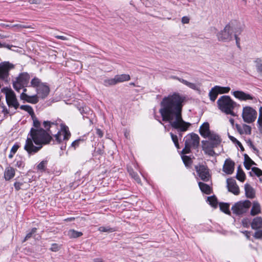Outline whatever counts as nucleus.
I'll list each match as a JSON object with an SVG mask.
<instances>
[{"label": "nucleus", "mask_w": 262, "mask_h": 262, "mask_svg": "<svg viewBox=\"0 0 262 262\" xmlns=\"http://www.w3.org/2000/svg\"><path fill=\"white\" fill-rule=\"evenodd\" d=\"M253 237L256 239H260L262 241L261 229L256 230L253 234Z\"/></svg>", "instance_id": "42"}, {"label": "nucleus", "mask_w": 262, "mask_h": 262, "mask_svg": "<svg viewBox=\"0 0 262 262\" xmlns=\"http://www.w3.org/2000/svg\"><path fill=\"white\" fill-rule=\"evenodd\" d=\"M1 26L3 27H9V28H12V25H9V24H1Z\"/></svg>", "instance_id": "63"}, {"label": "nucleus", "mask_w": 262, "mask_h": 262, "mask_svg": "<svg viewBox=\"0 0 262 262\" xmlns=\"http://www.w3.org/2000/svg\"><path fill=\"white\" fill-rule=\"evenodd\" d=\"M20 108L22 110L27 112L31 117H33L35 115L32 107L29 105H23L20 106Z\"/></svg>", "instance_id": "31"}, {"label": "nucleus", "mask_w": 262, "mask_h": 262, "mask_svg": "<svg viewBox=\"0 0 262 262\" xmlns=\"http://www.w3.org/2000/svg\"><path fill=\"white\" fill-rule=\"evenodd\" d=\"M15 165L18 168H23L25 166V163L21 160H16Z\"/></svg>", "instance_id": "51"}, {"label": "nucleus", "mask_w": 262, "mask_h": 262, "mask_svg": "<svg viewBox=\"0 0 262 262\" xmlns=\"http://www.w3.org/2000/svg\"><path fill=\"white\" fill-rule=\"evenodd\" d=\"M189 21V18L187 16H184L182 18V22L183 24H188Z\"/></svg>", "instance_id": "57"}, {"label": "nucleus", "mask_w": 262, "mask_h": 262, "mask_svg": "<svg viewBox=\"0 0 262 262\" xmlns=\"http://www.w3.org/2000/svg\"><path fill=\"white\" fill-rule=\"evenodd\" d=\"M207 146V148H213L216 147V145H214L212 142H210L209 141H202V148H204L205 147Z\"/></svg>", "instance_id": "41"}, {"label": "nucleus", "mask_w": 262, "mask_h": 262, "mask_svg": "<svg viewBox=\"0 0 262 262\" xmlns=\"http://www.w3.org/2000/svg\"><path fill=\"white\" fill-rule=\"evenodd\" d=\"M185 100V96L174 93L163 98L159 110L162 120L168 122L180 136L181 133L186 132L191 126L189 122L185 121L182 118L183 103Z\"/></svg>", "instance_id": "1"}, {"label": "nucleus", "mask_w": 262, "mask_h": 262, "mask_svg": "<svg viewBox=\"0 0 262 262\" xmlns=\"http://www.w3.org/2000/svg\"><path fill=\"white\" fill-rule=\"evenodd\" d=\"M203 150L204 151L206 154H207L210 156H213L215 154L213 148H207V146H206L204 147V148H203Z\"/></svg>", "instance_id": "45"}, {"label": "nucleus", "mask_w": 262, "mask_h": 262, "mask_svg": "<svg viewBox=\"0 0 262 262\" xmlns=\"http://www.w3.org/2000/svg\"><path fill=\"white\" fill-rule=\"evenodd\" d=\"M31 117L32 118L33 121L34 126L36 128V129H39V128L40 127V124L37 118L35 116V115L33 116V117Z\"/></svg>", "instance_id": "47"}, {"label": "nucleus", "mask_w": 262, "mask_h": 262, "mask_svg": "<svg viewBox=\"0 0 262 262\" xmlns=\"http://www.w3.org/2000/svg\"><path fill=\"white\" fill-rule=\"evenodd\" d=\"M199 132L202 137L207 138V137L211 133L209 129V123L208 122H204L201 126Z\"/></svg>", "instance_id": "19"}, {"label": "nucleus", "mask_w": 262, "mask_h": 262, "mask_svg": "<svg viewBox=\"0 0 262 262\" xmlns=\"http://www.w3.org/2000/svg\"><path fill=\"white\" fill-rule=\"evenodd\" d=\"M216 89H217L220 94L228 93L230 90V88L228 86L222 87L216 85Z\"/></svg>", "instance_id": "37"}, {"label": "nucleus", "mask_w": 262, "mask_h": 262, "mask_svg": "<svg viewBox=\"0 0 262 262\" xmlns=\"http://www.w3.org/2000/svg\"><path fill=\"white\" fill-rule=\"evenodd\" d=\"M40 81V80L37 78H34L31 81V85L32 87L36 88V89H38L41 84H42Z\"/></svg>", "instance_id": "32"}, {"label": "nucleus", "mask_w": 262, "mask_h": 262, "mask_svg": "<svg viewBox=\"0 0 262 262\" xmlns=\"http://www.w3.org/2000/svg\"><path fill=\"white\" fill-rule=\"evenodd\" d=\"M236 177L237 180L241 182H244L245 179V174L239 167L238 168Z\"/></svg>", "instance_id": "33"}, {"label": "nucleus", "mask_w": 262, "mask_h": 262, "mask_svg": "<svg viewBox=\"0 0 262 262\" xmlns=\"http://www.w3.org/2000/svg\"><path fill=\"white\" fill-rule=\"evenodd\" d=\"M257 116L256 111L253 107L249 106L243 107L242 117L243 121L247 123H252L254 122Z\"/></svg>", "instance_id": "8"}, {"label": "nucleus", "mask_w": 262, "mask_h": 262, "mask_svg": "<svg viewBox=\"0 0 262 262\" xmlns=\"http://www.w3.org/2000/svg\"><path fill=\"white\" fill-rule=\"evenodd\" d=\"M47 160H43L40 162L37 166V169L39 170L44 171L45 170L46 166L47 164Z\"/></svg>", "instance_id": "40"}, {"label": "nucleus", "mask_w": 262, "mask_h": 262, "mask_svg": "<svg viewBox=\"0 0 262 262\" xmlns=\"http://www.w3.org/2000/svg\"><path fill=\"white\" fill-rule=\"evenodd\" d=\"M220 94L219 92L217 89H216V86H214L211 89L209 93V96L210 99L212 101H214L217 98L218 94Z\"/></svg>", "instance_id": "28"}, {"label": "nucleus", "mask_w": 262, "mask_h": 262, "mask_svg": "<svg viewBox=\"0 0 262 262\" xmlns=\"http://www.w3.org/2000/svg\"><path fill=\"white\" fill-rule=\"evenodd\" d=\"M227 184L228 191L233 193L234 195H238L239 193V189L235 181L232 179H227Z\"/></svg>", "instance_id": "14"}, {"label": "nucleus", "mask_w": 262, "mask_h": 262, "mask_svg": "<svg viewBox=\"0 0 262 262\" xmlns=\"http://www.w3.org/2000/svg\"><path fill=\"white\" fill-rule=\"evenodd\" d=\"M198 184L201 190L203 192L207 194L211 193V189L208 185L201 182H199Z\"/></svg>", "instance_id": "25"}, {"label": "nucleus", "mask_w": 262, "mask_h": 262, "mask_svg": "<svg viewBox=\"0 0 262 262\" xmlns=\"http://www.w3.org/2000/svg\"><path fill=\"white\" fill-rule=\"evenodd\" d=\"M219 108L227 115L236 116L233 110L239 105L233 101L229 96H222L217 101Z\"/></svg>", "instance_id": "3"}, {"label": "nucleus", "mask_w": 262, "mask_h": 262, "mask_svg": "<svg viewBox=\"0 0 262 262\" xmlns=\"http://www.w3.org/2000/svg\"><path fill=\"white\" fill-rule=\"evenodd\" d=\"M252 171L258 177L262 175V170L257 167L252 168Z\"/></svg>", "instance_id": "50"}, {"label": "nucleus", "mask_w": 262, "mask_h": 262, "mask_svg": "<svg viewBox=\"0 0 262 262\" xmlns=\"http://www.w3.org/2000/svg\"><path fill=\"white\" fill-rule=\"evenodd\" d=\"M30 76L27 73H22L20 74L13 81V86L15 91H19L26 86L29 83Z\"/></svg>", "instance_id": "6"}, {"label": "nucleus", "mask_w": 262, "mask_h": 262, "mask_svg": "<svg viewBox=\"0 0 262 262\" xmlns=\"http://www.w3.org/2000/svg\"><path fill=\"white\" fill-rule=\"evenodd\" d=\"M237 128L238 132L241 134H245L247 135H250L251 133V128L249 125L247 124H243L242 128L236 125Z\"/></svg>", "instance_id": "24"}, {"label": "nucleus", "mask_w": 262, "mask_h": 262, "mask_svg": "<svg viewBox=\"0 0 262 262\" xmlns=\"http://www.w3.org/2000/svg\"><path fill=\"white\" fill-rule=\"evenodd\" d=\"M55 37L56 38H57V39H61V40H68V38L66 36H64L56 35V36H55Z\"/></svg>", "instance_id": "60"}, {"label": "nucleus", "mask_w": 262, "mask_h": 262, "mask_svg": "<svg viewBox=\"0 0 262 262\" xmlns=\"http://www.w3.org/2000/svg\"><path fill=\"white\" fill-rule=\"evenodd\" d=\"M128 171L132 177L138 183H139L141 182L139 176L137 173L135 172L132 169H128Z\"/></svg>", "instance_id": "39"}, {"label": "nucleus", "mask_w": 262, "mask_h": 262, "mask_svg": "<svg viewBox=\"0 0 262 262\" xmlns=\"http://www.w3.org/2000/svg\"><path fill=\"white\" fill-rule=\"evenodd\" d=\"M246 237L248 239L250 238V232L248 231H244L242 232Z\"/></svg>", "instance_id": "58"}, {"label": "nucleus", "mask_w": 262, "mask_h": 262, "mask_svg": "<svg viewBox=\"0 0 262 262\" xmlns=\"http://www.w3.org/2000/svg\"><path fill=\"white\" fill-rule=\"evenodd\" d=\"M242 225L246 228H248L249 226V222L248 219H244L242 221Z\"/></svg>", "instance_id": "52"}, {"label": "nucleus", "mask_w": 262, "mask_h": 262, "mask_svg": "<svg viewBox=\"0 0 262 262\" xmlns=\"http://www.w3.org/2000/svg\"><path fill=\"white\" fill-rule=\"evenodd\" d=\"M97 134L100 137H102L103 136V134H102L101 130L99 129H98L97 130Z\"/></svg>", "instance_id": "62"}, {"label": "nucleus", "mask_w": 262, "mask_h": 262, "mask_svg": "<svg viewBox=\"0 0 262 262\" xmlns=\"http://www.w3.org/2000/svg\"><path fill=\"white\" fill-rule=\"evenodd\" d=\"M209 204L213 207H216L217 205V199L215 196H209L207 198Z\"/></svg>", "instance_id": "38"}, {"label": "nucleus", "mask_w": 262, "mask_h": 262, "mask_svg": "<svg viewBox=\"0 0 262 262\" xmlns=\"http://www.w3.org/2000/svg\"><path fill=\"white\" fill-rule=\"evenodd\" d=\"M1 108L2 109V112L4 114V118H6L7 115L9 114V110L7 108L5 105L1 106Z\"/></svg>", "instance_id": "49"}, {"label": "nucleus", "mask_w": 262, "mask_h": 262, "mask_svg": "<svg viewBox=\"0 0 262 262\" xmlns=\"http://www.w3.org/2000/svg\"><path fill=\"white\" fill-rule=\"evenodd\" d=\"M19 148V146L17 144L14 145L11 149L10 153L9 155V158H12L13 155L16 153Z\"/></svg>", "instance_id": "43"}, {"label": "nucleus", "mask_w": 262, "mask_h": 262, "mask_svg": "<svg viewBox=\"0 0 262 262\" xmlns=\"http://www.w3.org/2000/svg\"><path fill=\"white\" fill-rule=\"evenodd\" d=\"M182 158L184 163L185 164L186 166H188L191 164V159L188 156H184V155H183V156H182Z\"/></svg>", "instance_id": "44"}, {"label": "nucleus", "mask_w": 262, "mask_h": 262, "mask_svg": "<svg viewBox=\"0 0 262 262\" xmlns=\"http://www.w3.org/2000/svg\"><path fill=\"white\" fill-rule=\"evenodd\" d=\"M173 78L175 79L178 80L180 82L182 83L183 84H185V85L192 90L199 91L200 89V85L199 84L189 82L183 78H181L176 76H174Z\"/></svg>", "instance_id": "16"}, {"label": "nucleus", "mask_w": 262, "mask_h": 262, "mask_svg": "<svg viewBox=\"0 0 262 262\" xmlns=\"http://www.w3.org/2000/svg\"><path fill=\"white\" fill-rule=\"evenodd\" d=\"M27 91V89H24L23 92L20 94V99L32 104L37 103L39 100L38 96L37 95L30 96L26 93Z\"/></svg>", "instance_id": "13"}, {"label": "nucleus", "mask_w": 262, "mask_h": 262, "mask_svg": "<svg viewBox=\"0 0 262 262\" xmlns=\"http://www.w3.org/2000/svg\"><path fill=\"white\" fill-rule=\"evenodd\" d=\"M60 126V129L54 135V141L58 144L60 143L63 140H68L71 136V133L67 126L61 124Z\"/></svg>", "instance_id": "9"}, {"label": "nucleus", "mask_w": 262, "mask_h": 262, "mask_svg": "<svg viewBox=\"0 0 262 262\" xmlns=\"http://www.w3.org/2000/svg\"><path fill=\"white\" fill-rule=\"evenodd\" d=\"M200 144V137L194 133L188 135L185 137V147L181 151L182 155L190 152L191 148H197Z\"/></svg>", "instance_id": "4"}, {"label": "nucleus", "mask_w": 262, "mask_h": 262, "mask_svg": "<svg viewBox=\"0 0 262 262\" xmlns=\"http://www.w3.org/2000/svg\"><path fill=\"white\" fill-rule=\"evenodd\" d=\"M12 28H16L17 30H20L23 28H31L30 26L23 25L21 24H15L12 26Z\"/></svg>", "instance_id": "48"}, {"label": "nucleus", "mask_w": 262, "mask_h": 262, "mask_svg": "<svg viewBox=\"0 0 262 262\" xmlns=\"http://www.w3.org/2000/svg\"><path fill=\"white\" fill-rule=\"evenodd\" d=\"M21 184L19 183V182H15L14 184V187L17 190H18L20 189V186H21Z\"/></svg>", "instance_id": "59"}, {"label": "nucleus", "mask_w": 262, "mask_h": 262, "mask_svg": "<svg viewBox=\"0 0 262 262\" xmlns=\"http://www.w3.org/2000/svg\"><path fill=\"white\" fill-rule=\"evenodd\" d=\"M257 123L258 124V128H260V127H262V115L259 114L257 119Z\"/></svg>", "instance_id": "55"}, {"label": "nucleus", "mask_w": 262, "mask_h": 262, "mask_svg": "<svg viewBox=\"0 0 262 262\" xmlns=\"http://www.w3.org/2000/svg\"><path fill=\"white\" fill-rule=\"evenodd\" d=\"M236 144L239 146V147H240V148H241V149L242 150H244V148L242 144H241V143L239 141H237V143Z\"/></svg>", "instance_id": "61"}, {"label": "nucleus", "mask_w": 262, "mask_h": 262, "mask_svg": "<svg viewBox=\"0 0 262 262\" xmlns=\"http://www.w3.org/2000/svg\"><path fill=\"white\" fill-rule=\"evenodd\" d=\"M251 206V203L249 200L241 201L235 203L231 207L233 214L241 216L246 213Z\"/></svg>", "instance_id": "5"}, {"label": "nucleus", "mask_w": 262, "mask_h": 262, "mask_svg": "<svg viewBox=\"0 0 262 262\" xmlns=\"http://www.w3.org/2000/svg\"><path fill=\"white\" fill-rule=\"evenodd\" d=\"M233 28L229 25H227L223 30L217 34L219 40L227 42L232 38Z\"/></svg>", "instance_id": "10"}, {"label": "nucleus", "mask_w": 262, "mask_h": 262, "mask_svg": "<svg viewBox=\"0 0 262 262\" xmlns=\"http://www.w3.org/2000/svg\"><path fill=\"white\" fill-rule=\"evenodd\" d=\"M98 230L101 232L111 233L114 232L115 229L110 226H101L98 228Z\"/></svg>", "instance_id": "34"}, {"label": "nucleus", "mask_w": 262, "mask_h": 262, "mask_svg": "<svg viewBox=\"0 0 262 262\" xmlns=\"http://www.w3.org/2000/svg\"><path fill=\"white\" fill-rule=\"evenodd\" d=\"M117 83V82L115 76L113 78L105 79L104 81V84L106 86L115 85Z\"/></svg>", "instance_id": "36"}, {"label": "nucleus", "mask_w": 262, "mask_h": 262, "mask_svg": "<svg viewBox=\"0 0 262 262\" xmlns=\"http://www.w3.org/2000/svg\"><path fill=\"white\" fill-rule=\"evenodd\" d=\"M207 138H208V141L210 142H212L214 145L218 146L221 143V139L219 136L213 133H211Z\"/></svg>", "instance_id": "22"}, {"label": "nucleus", "mask_w": 262, "mask_h": 262, "mask_svg": "<svg viewBox=\"0 0 262 262\" xmlns=\"http://www.w3.org/2000/svg\"><path fill=\"white\" fill-rule=\"evenodd\" d=\"M244 158V166L247 169L249 170L252 165H255V162L247 154H245Z\"/></svg>", "instance_id": "26"}, {"label": "nucleus", "mask_w": 262, "mask_h": 262, "mask_svg": "<svg viewBox=\"0 0 262 262\" xmlns=\"http://www.w3.org/2000/svg\"><path fill=\"white\" fill-rule=\"evenodd\" d=\"M220 209L225 213L226 214H227L228 215H230L231 212L229 210V204L228 203H220Z\"/></svg>", "instance_id": "30"}, {"label": "nucleus", "mask_w": 262, "mask_h": 262, "mask_svg": "<svg viewBox=\"0 0 262 262\" xmlns=\"http://www.w3.org/2000/svg\"><path fill=\"white\" fill-rule=\"evenodd\" d=\"M196 172L202 180L205 182L209 181L211 177L209 169L203 165H200L195 167Z\"/></svg>", "instance_id": "12"}, {"label": "nucleus", "mask_w": 262, "mask_h": 262, "mask_svg": "<svg viewBox=\"0 0 262 262\" xmlns=\"http://www.w3.org/2000/svg\"><path fill=\"white\" fill-rule=\"evenodd\" d=\"M38 97H40L42 99L45 98L49 94L50 92L49 88L43 83L36 90Z\"/></svg>", "instance_id": "15"}, {"label": "nucleus", "mask_w": 262, "mask_h": 262, "mask_svg": "<svg viewBox=\"0 0 262 262\" xmlns=\"http://www.w3.org/2000/svg\"><path fill=\"white\" fill-rule=\"evenodd\" d=\"M43 125L46 130L32 128L28 135L24 149L30 155L37 152L43 145L49 144L52 140H53L51 136L53 135V131L50 128L53 127L57 128V124L54 122L45 121Z\"/></svg>", "instance_id": "2"}, {"label": "nucleus", "mask_w": 262, "mask_h": 262, "mask_svg": "<svg viewBox=\"0 0 262 262\" xmlns=\"http://www.w3.org/2000/svg\"><path fill=\"white\" fill-rule=\"evenodd\" d=\"M261 212L260 206L257 202H254L250 211V214L252 216H255Z\"/></svg>", "instance_id": "23"}, {"label": "nucleus", "mask_w": 262, "mask_h": 262, "mask_svg": "<svg viewBox=\"0 0 262 262\" xmlns=\"http://www.w3.org/2000/svg\"><path fill=\"white\" fill-rule=\"evenodd\" d=\"M257 71L262 73V58H257L255 60Z\"/></svg>", "instance_id": "35"}, {"label": "nucleus", "mask_w": 262, "mask_h": 262, "mask_svg": "<svg viewBox=\"0 0 262 262\" xmlns=\"http://www.w3.org/2000/svg\"><path fill=\"white\" fill-rule=\"evenodd\" d=\"M245 194L247 198L253 199L255 197V193L254 189L249 184L245 185Z\"/></svg>", "instance_id": "21"}, {"label": "nucleus", "mask_w": 262, "mask_h": 262, "mask_svg": "<svg viewBox=\"0 0 262 262\" xmlns=\"http://www.w3.org/2000/svg\"><path fill=\"white\" fill-rule=\"evenodd\" d=\"M15 173L14 168L12 167H8L5 170L4 178L6 181H9L14 177Z\"/></svg>", "instance_id": "20"}, {"label": "nucleus", "mask_w": 262, "mask_h": 262, "mask_svg": "<svg viewBox=\"0 0 262 262\" xmlns=\"http://www.w3.org/2000/svg\"><path fill=\"white\" fill-rule=\"evenodd\" d=\"M232 94L235 98L241 101L250 100L254 103H256L257 101V99L255 97L242 91H235L232 92Z\"/></svg>", "instance_id": "11"}, {"label": "nucleus", "mask_w": 262, "mask_h": 262, "mask_svg": "<svg viewBox=\"0 0 262 262\" xmlns=\"http://www.w3.org/2000/svg\"><path fill=\"white\" fill-rule=\"evenodd\" d=\"M82 233L81 232H79L77 231H76L74 229H70L68 231L67 235L68 236L72 238H77L79 237L82 235Z\"/></svg>", "instance_id": "29"}, {"label": "nucleus", "mask_w": 262, "mask_h": 262, "mask_svg": "<svg viewBox=\"0 0 262 262\" xmlns=\"http://www.w3.org/2000/svg\"><path fill=\"white\" fill-rule=\"evenodd\" d=\"M170 136H171V139L173 141V142L174 143V144L175 143H177L178 142V137L177 135H174L173 133H170Z\"/></svg>", "instance_id": "54"}, {"label": "nucleus", "mask_w": 262, "mask_h": 262, "mask_svg": "<svg viewBox=\"0 0 262 262\" xmlns=\"http://www.w3.org/2000/svg\"><path fill=\"white\" fill-rule=\"evenodd\" d=\"M80 141V140H76L73 141L72 143L71 146L74 147V148H76L79 146V142Z\"/></svg>", "instance_id": "56"}, {"label": "nucleus", "mask_w": 262, "mask_h": 262, "mask_svg": "<svg viewBox=\"0 0 262 262\" xmlns=\"http://www.w3.org/2000/svg\"><path fill=\"white\" fill-rule=\"evenodd\" d=\"M251 228L253 230H257L262 228V217L257 216L254 217L251 224Z\"/></svg>", "instance_id": "18"}, {"label": "nucleus", "mask_w": 262, "mask_h": 262, "mask_svg": "<svg viewBox=\"0 0 262 262\" xmlns=\"http://www.w3.org/2000/svg\"><path fill=\"white\" fill-rule=\"evenodd\" d=\"M234 163L230 160H226L223 166V171L227 174H231L234 170Z\"/></svg>", "instance_id": "17"}, {"label": "nucleus", "mask_w": 262, "mask_h": 262, "mask_svg": "<svg viewBox=\"0 0 262 262\" xmlns=\"http://www.w3.org/2000/svg\"><path fill=\"white\" fill-rule=\"evenodd\" d=\"M3 92L6 95V100L8 106L16 110L19 107V103L13 91L6 88L3 89Z\"/></svg>", "instance_id": "7"}, {"label": "nucleus", "mask_w": 262, "mask_h": 262, "mask_svg": "<svg viewBox=\"0 0 262 262\" xmlns=\"http://www.w3.org/2000/svg\"><path fill=\"white\" fill-rule=\"evenodd\" d=\"M94 262H104L102 259L100 258H96L94 259Z\"/></svg>", "instance_id": "64"}, {"label": "nucleus", "mask_w": 262, "mask_h": 262, "mask_svg": "<svg viewBox=\"0 0 262 262\" xmlns=\"http://www.w3.org/2000/svg\"><path fill=\"white\" fill-rule=\"evenodd\" d=\"M59 249L58 245L57 244H53L50 248V250L54 252L57 251Z\"/></svg>", "instance_id": "53"}, {"label": "nucleus", "mask_w": 262, "mask_h": 262, "mask_svg": "<svg viewBox=\"0 0 262 262\" xmlns=\"http://www.w3.org/2000/svg\"><path fill=\"white\" fill-rule=\"evenodd\" d=\"M36 230H37V229L36 228H32L31 232H30L26 235V236L24 239V241H26L28 240L29 238H30V237H31L33 236V235L36 232Z\"/></svg>", "instance_id": "46"}, {"label": "nucleus", "mask_w": 262, "mask_h": 262, "mask_svg": "<svg viewBox=\"0 0 262 262\" xmlns=\"http://www.w3.org/2000/svg\"><path fill=\"white\" fill-rule=\"evenodd\" d=\"M115 77L117 83L127 81L130 79V76L128 74L117 75Z\"/></svg>", "instance_id": "27"}]
</instances>
